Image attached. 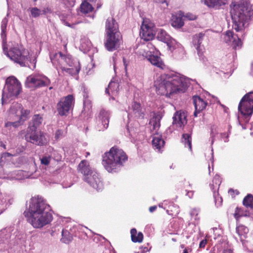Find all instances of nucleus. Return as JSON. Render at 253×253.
<instances>
[{"label": "nucleus", "instance_id": "6", "mask_svg": "<svg viewBox=\"0 0 253 253\" xmlns=\"http://www.w3.org/2000/svg\"><path fill=\"white\" fill-rule=\"evenodd\" d=\"M75 103L74 96L69 94L60 98L57 104L56 109L59 115L67 116L73 110Z\"/></svg>", "mask_w": 253, "mask_h": 253}, {"label": "nucleus", "instance_id": "43", "mask_svg": "<svg viewBox=\"0 0 253 253\" xmlns=\"http://www.w3.org/2000/svg\"><path fill=\"white\" fill-rule=\"evenodd\" d=\"M30 12L32 16L34 18L38 17L40 15H42L41 10L36 7L31 8L30 9Z\"/></svg>", "mask_w": 253, "mask_h": 253}, {"label": "nucleus", "instance_id": "12", "mask_svg": "<svg viewBox=\"0 0 253 253\" xmlns=\"http://www.w3.org/2000/svg\"><path fill=\"white\" fill-rule=\"evenodd\" d=\"M84 180L97 191L102 190L103 188V183L99 177V174L95 171L92 172L89 176L84 178Z\"/></svg>", "mask_w": 253, "mask_h": 253}, {"label": "nucleus", "instance_id": "41", "mask_svg": "<svg viewBox=\"0 0 253 253\" xmlns=\"http://www.w3.org/2000/svg\"><path fill=\"white\" fill-rule=\"evenodd\" d=\"M158 38L162 42H167L169 39V36L167 35L166 31L161 30L158 34Z\"/></svg>", "mask_w": 253, "mask_h": 253}, {"label": "nucleus", "instance_id": "48", "mask_svg": "<svg viewBox=\"0 0 253 253\" xmlns=\"http://www.w3.org/2000/svg\"><path fill=\"white\" fill-rule=\"evenodd\" d=\"M7 24V20L6 19H4L1 22V35L5 34L6 26Z\"/></svg>", "mask_w": 253, "mask_h": 253}, {"label": "nucleus", "instance_id": "34", "mask_svg": "<svg viewBox=\"0 0 253 253\" xmlns=\"http://www.w3.org/2000/svg\"><path fill=\"white\" fill-rule=\"evenodd\" d=\"M62 236L61 240L65 244H69L73 240L72 235L65 229L62 230Z\"/></svg>", "mask_w": 253, "mask_h": 253}, {"label": "nucleus", "instance_id": "40", "mask_svg": "<svg viewBox=\"0 0 253 253\" xmlns=\"http://www.w3.org/2000/svg\"><path fill=\"white\" fill-rule=\"evenodd\" d=\"M243 216H247V215L244 214L243 210L242 208L237 207L234 214V216L236 220H239V218Z\"/></svg>", "mask_w": 253, "mask_h": 253}, {"label": "nucleus", "instance_id": "23", "mask_svg": "<svg viewBox=\"0 0 253 253\" xmlns=\"http://www.w3.org/2000/svg\"><path fill=\"white\" fill-rule=\"evenodd\" d=\"M31 143L38 146H43L46 144L47 141L43 133L40 131L36 133L34 140H33Z\"/></svg>", "mask_w": 253, "mask_h": 253}, {"label": "nucleus", "instance_id": "27", "mask_svg": "<svg viewBox=\"0 0 253 253\" xmlns=\"http://www.w3.org/2000/svg\"><path fill=\"white\" fill-rule=\"evenodd\" d=\"M221 183L220 177L218 175H215L213 178L212 182L210 184L211 188L213 191V196L215 198L216 196V191L218 190Z\"/></svg>", "mask_w": 253, "mask_h": 253}, {"label": "nucleus", "instance_id": "18", "mask_svg": "<svg viewBox=\"0 0 253 253\" xmlns=\"http://www.w3.org/2000/svg\"><path fill=\"white\" fill-rule=\"evenodd\" d=\"M187 122L186 116L184 112L177 113L173 117V124H175L176 126L183 127Z\"/></svg>", "mask_w": 253, "mask_h": 253}, {"label": "nucleus", "instance_id": "60", "mask_svg": "<svg viewBox=\"0 0 253 253\" xmlns=\"http://www.w3.org/2000/svg\"><path fill=\"white\" fill-rule=\"evenodd\" d=\"M5 127H11L12 126L11 122H8L5 124L4 125Z\"/></svg>", "mask_w": 253, "mask_h": 253}, {"label": "nucleus", "instance_id": "8", "mask_svg": "<svg viewBox=\"0 0 253 253\" xmlns=\"http://www.w3.org/2000/svg\"><path fill=\"white\" fill-rule=\"evenodd\" d=\"M51 83L50 80L46 76L39 75H31L28 76L25 82L27 87L35 88L48 86Z\"/></svg>", "mask_w": 253, "mask_h": 253}, {"label": "nucleus", "instance_id": "15", "mask_svg": "<svg viewBox=\"0 0 253 253\" xmlns=\"http://www.w3.org/2000/svg\"><path fill=\"white\" fill-rule=\"evenodd\" d=\"M128 111L129 115H133L137 119H143L145 116L141 104L135 101L132 103L131 106L129 108Z\"/></svg>", "mask_w": 253, "mask_h": 253}, {"label": "nucleus", "instance_id": "62", "mask_svg": "<svg viewBox=\"0 0 253 253\" xmlns=\"http://www.w3.org/2000/svg\"><path fill=\"white\" fill-rule=\"evenodd\" d=\"M183 253H188V249L185 248V249L183 250Z\"/></svg>", "mask_w": 253, "mask_h": 253}, {"label": "nucleus", "instance_id": "42", "mask_svg": "<svg viewBox=\"0 0 253 253\" xmlns=\"http://www.w3.org/2000/svg\"><path fill=\"white\" fill-rule=\"evenodd\" d=\"M199 213V211L198 209H193L191 210L190 214L192 219H193L195 220H199L200 219Z\"/></svg>", "mask_w": 253, "mask_h": 253}, {"label": "nucleus", "instance_id": "2", "mask_svg": "<svg viewBox=\"0 0 253 253\" xmlns=\"http://www.w3.org/2000/svg\"><path fill=\"white\" fill-rule=\"evenodd\" d=\"M247 1H233L230 5L233 28L236 31L242 30L247 21L253 19V8Z\"/></svg>", "mask_w": 253, "mask_h": 253}, {"label": "nucleus", "instance_id": "7", "mask_svg": "<svg viewBox=\"0 0 253 253\" xmlns=\"http://www.w3.org/2000/svg\"><path fill=\"white\" fill-rule=\"evenodd\" d=\"M239 111L244 116H251L253 113V91L246 94L238 106Z\"/></svg>", "mask_w": 253, "mask_h": 253}, {"label": "nucleus", "instance_id": "55", "mask_svg": "<svg viewBox=\"0 0 253 253\" xmlns=\"http://www.w3.org/2000/svg\"><path fill=\"white\" fill-rule=\"evenodd\" d=\"M14 156V155L10 154V153L5 152V153H2V156L1 157H2V158L3 157H10V156Z\"/></svg>", "mask_w": 253, "mask_h": 253}, {"label": "nucleus", "instance_id": "45", "mask_svg": "<svg viewBox=\"0 0 253 253\" xmlns=\"http://www.w3.org/2000/svg\"><path fill=\"white\" fill-rule=\"evenodd\" d=\"M164 42L167 43L169 50H172L175 48V41L173 39H171L170 37L169 39H168V41Z\"/></svg>", "mask_w": 253, "mask_h": 253}, {"label": "nucleus", "instance_id": "38", "mask_svg": "<svg viewBox=\"0 0 253 253\" xmlns=\"http://www.w3.org/2000/svg\"><path fill=\"white\" fill-rule=\"evenodd\" d=\"M248 232V228L243 225H239L236 227V232L241 237L242 236L245 237Z\"/></svg>", "mask_w": 253, "mask_h": 253}, {"label": "nucleus", "instance_id": "16", "mask_svg": "<svg viewBox=\"0 0 253 253\" xmlns=\"http://www.w3.org/2000/svg\"><path fill=\"white\" fill-rule=\"evenodd\" d=\"M184 12L179 11L178 12L173 14L171 19V25L173 27L179 29L182 27L184 25V20L183 19Z\"/></svg>", "mask_w": 253, "mask_h": 253}, {"label": "nucleus", "instance_id": "46", "mask_svg": "<svg viewBox=\"0 0 253 253\" xmlns=\"http://www.w3.org/2000/svg\"><path fill=\"white\" fill-rule=\"evenodd\" d=\"M183 17L188 20H195L197 19V16L192 13L188 12L185 14H184Z\"/></svg>", "mask_w": 253, "mask_h": 253}, {"label": "nucleus", "instance_id": "28", "mask_svg": "<svg viewBox=\"0 0 253 253\" xmlns=\"http://www.w3.org/2000/svg\"><path fill=\"white\" fill-rule=\"evenodd\" d=\"M131 239L134 243H141L143 240V235L142 232H137L135 228L130 230Z\"/></svg>", "mask_w": 253, "mask_h": 253}, {"label": "nucleus", "instance_id": "3", "mask_svg": "<svg viewBox=\"0 0 253 253\" xmlns=\"http://www.w3.org/2000/svg\"><path fill=\"white\" fill-rule=\"evenodd\" d=\"M185 90V83L177 75H167L162 78L161 82L156 85L158 94L169 97L174 94L184 92Z\"/></svg>", "mask_w": 253, "mask_h": 253}, {"label": "nucleus", "instance_id": "26", "mask_svg": "<svg viewBox=\"0 0 253 253\" xmlns=\"http://www.w3.org/2000/svg\"><path fill=\"white\" fill-rule=\"evenodd\" d=\"M119 90V84L117 82H111L108 87L106 88L105 92L108 95H110V91L112 95H116Z\"/></svg>", "mask_w": 253, "mask_h": 253}, {"label": "nucleus", "instance_id": "35", "mask_svg": "<svg viewBox=\"0 0 253 253\" xmlns=\"http://www.w3.org/2000/svg\"><path fill=\"white\" fill-rule=\"evenodd\" d=\"M149 124L153 126V130L157 132L160 126V119L158 116H154L150 120Z\"/></svg>", "mask_w": 253, "mask_h": 253}, {"label": "nucleus", "instance_id": "58", "mask_svg": "<svg viewBox=\"0 0 253 253\" xmlns=\"http://www.w3.org/2000/svg\"><path fill=\"white\" fill-rule=\"evenodd\" d=\"M235 192V191L234 189H232V188H230L228 190V193L230 194L232 196H234Z\"/></svg>", "mask_w": 253, "mask_h": 253}, {"label": "nucleus", "instance_id": "50", "mask_svg": "<svg viewBox=\"0 0 253 253\" xmlns=\"http://www.w3.org/2000/svg\"><path fill=\"white\" fill-rule=\"evenodd\" d=\"M227 2V0H216V7L217 9L222 5H225Z\"/></svg>", "mask_w": 253, "mask_h": 253}, {"label": "nucleus", "instance_id": "64", "mask_svg": "<svg viewBox=\"0 0 253 253\" xmlns=\"http://www.w3.org/2000/svg\"><path fill=\"white\" fill-rule=\"evenodd\" d=\"M32 62H33V63H34V67H35V66H36V58H35V59L33 60Z\"/></svg>", "mask_w": 253, "mask_h": 253}, {"label": "nucleus", "instance_id": "51", "mask_svg": "<svg viewBox=\"0 0 253 253\" xmlns=\"http://www.w3.org/2000/svg\"><path fill=\"white\" fill-rule=\"evenodd\" d=\"M63 131L62 130H57L55 134V138L56 140H58L59 138L63 135Z\"/></svg>", "mask_w": 253, "mask_h": 253}, {"label": "nucleus", "instance_id": "57", "mask_svg": "<svg viewBox=\"0 0 253 253\" xmlns=\"http://www.w3.org/2000/svg\"><path fill=\"white\" fill-rule=\"evenodd\" d=\"M223 253H233V250L231 249L224 250Z\"/></svg>", "mask_w": 253, "mask_h": 253}, {"label": "nucleus", "instance_id": "63", "mask_svg": "<svg viewBox=\"0 0 253 253\" xmlns=\"http://www.w3.org/2000/svg\"><path fill=\"white\" fill-rule=\"evenodd\" d=\"M1 146H2L4 149H6V145L2 143H1Z\"/></svg>", "mask_w": 253, "mask_h": 253}, {"label": "nucleus", "instance_id": "19", "mask_svg": "<svg viewBox=\"0 0 253 253\" xmlns=\"http://www.w3.org/2000/svg\"><path fill=\"white\" fill-rule=\"evenodd\" d=\"M109 113L104 109H101L98 115V119L101 122L103 128L102 129H105L108 128L109 123Z\"/></svg>", "mask_w": 253, "mask_h": 253}, {"label": "nucleus", "instance_id": "49", "mask_svg": "<svg viewBox=\"0 0 253 253\" xmlns=\"http://www.w3.org/2000/svg\"><path fill=\"white\" fill-rule=\"evenodd\" d=\"M50 161H51V157L50 156L43 157L41 159V164H42V165H44L45 166L48 165L49 164L50 162Z\"/></svg>", "mask_w": 253, "mask_h": 253}, {"label": "nucleus", "instance_id": "56", "mask_svg": "<svg viewBox=\"0 0 253 253\" xmlns=\"http://www.w3.org/2000/svg\"><path fill=\"white\" fill-rule=\"evenodd\" d=\"M157 206H152V207H150L149 208V211L150 212H153V211H154L156 209H157Z\"/></svg>", "mask_w": 253, "mask_h": 253}, {"label": "nucleus", "instance_id": "20", "mask_svg": "<svg viewBox=\"0 0 253 253\" xmlns=\"http://www.w3.org/2000/svg\"><path fill=\"white\" fill-rule=\"evenodd\" d=\"M78 169L79 171L84 174V178L89 176L92 172H94L91 169L88 162L86 160H83L81 162L78 166Z\"/></svg>", "mask_w": 253, "mask_h": 253}, {"label": "nucleus", "instance_id": "59", "mask_svg": "<svg viewBox=\"0 0 253 253\" xmlns=\"http://www.w3.org/2000/svg\"><path fill=\"white\" fill-rule=\"evenodd\" d=\"M124 65L125 66V69H126V67L128 65V62L126 61V60L124 57L123 59Z\"/></svg>", "mask_w": 253, "mask_h": 253}, {"label": "nucleus", "instance_id": "25", "mask_svg": "<svg viewBox=\"0 0 253 253\" xmlns=\"http://www.w3.org/2000/svg\"><path fill=\"white\" fill-rule=\"evenodd\" d=\"M37 132V128L35 126H30L29 125L24 136L25 140L27 142L31 143L33 140H34L35 135Z\"/></svg>", "mask_w": 253, "mask_h": 253}, {"label": "nucleus", "instance_id": "61", "mask_svg": "<svg viewBox=\"0 0 253 253\" xmlns=\"http://www.w3.org/2000/svg\"><path fill=\"white\" fill-rule=\"evenodd\" d=\"M147 46L149 48H151L153 46V44L151 42H149L148 43Z\"/></svg>", "mask_w": 253, "mask_h": 253}, {"label": "nucleus", "instance_id": "53", "mask_svg": "<svg viewBox=\"0 0 253 253\" xmlns=\"http://www.w3.org/2000/svg\"><path fill=\"white\" fill-rule=\"evenodd\" d=\"M207 244V240H206V239L203 240L200 243L199 247L200 248H204Z\"/></svg>", "mask_w": 253, "mask_h": 253}, {"label": "nucleus", "instance_id": "4", "mask_svg": "<svg viewBox=\"0 0 253 253\" xmlns=\"http://www.w3.org/2000/svg\"><path fill=\"white\" fill-rule=\"evenodd\" d=\"M127 159L126 153L118 146H115L103 155L102 164L108 172H116L119 168L124 166Z\"/></svg>", "mask_w": 253, "mask_h": 253}, {"label": "nucleus", "instance_id": "31", "mask_svg": "<svg viewBox=\"0 0 253 253\" xmlns=\"http://www.w3.org/2000/svg\"><path fill=\"white\" fill-rule=\"evenodd\" d=\"M191 184L189 183L188 182H181L179 185V189L181 190L183 188H185V192L186 193V195L190 198H192L194 195V191L191 190Z\"/></svg>", "mask_w": 253, "mask_h": 253}, {"label": "nucleus", "instance_id": "47", "mask_svg": "<svg viewBox=\"0 0 253 253\" xmlns=\"http://www.w3.org/2000/svg\"><path fill=\"white\" fill-rule=\"evenodd\" d=\"M204 3L210 7L217 8L216 0H204Z\"/></svg>", "mask_w": 253, "mask_h": 253}, {"label": "nucleus", "instance_id": "32", "mask_svg": "<svg viewBox=\"0 0 253 253\" xmlns=\"http://www.w3.org/2000/svg\"><path fill=\"white\" fill-rule=\"evenodd\" d=\"M93 9L92 6L88 1H83L80 5L81 12L84 14L92 12Z\"/></svg>", "mask_w": 253, "mask_h": 253}, {"label": "nucleus", "instance_id": "9", "mask_svg": "<svg viewBox=\"0 0 253 253\" xmlns=\"http://www.w3.org/2000/svg\"><path fill=\"white\" fill-rule=\"evenodd\" d=\"M123 42L121 33L108 34L105 35V47L109 51H114L118 48Z\"/></svg>", "mask_w": 253, "mask_h": 253}, {"label": "nucleus", "instance_id": "14", "mask_svg": "<svg viewBox=\"0 0 253 253\" xmlns=\"http://www.w3.org/2000/svg\"><path fill=\"white\" fill-rule=\"evenodd\" d=\"M106 34L121 33L119 31V24L112 17H108L105 22Z\"/></svg>", "mask_w": 253, "mask_h": 253}, {"label": "nucleus", "instance_id": "10", "mask_svg": "<svg viewBox=\"0 0 253 253\" xmlns=\"http://www.w3.org/2000/svg\"><path fill=\"white\" fill-rule=\"evenodd\" d=\"M154 25L148 19L143 21L140 30V36L144 41H148L152 40L154 37L153 28Z\"/></svg>", "mask_w": 253, "mask_h": 253}, {"label": "nucleus", "instance_id": "22", "mask_svg": "<svg viewBox=\"0 0 253 253\" xmlns=\"http://www.w3.org/2000/svg\"><path fill=\"white\" fill-rule=\"evenodd\" d=\"M165 142L162 139V136L158 134H156L153 137L152 145L155 149L160 151L164 147Z\"/></svg>", "mask_w": 253, "mask_h": 253}, {"label": "nucleus", "instance_id": "1", "mask_svg": "<svg viewBox=\"0 0 253 253\" xmlns=\"http://www.w3.org/2000/svg\"><path fill=\"white\" fill-rule=\"evenodd\" d=\"M27 220L36 228H41L52 220L49 207L42 198L34 197L31 199L29 211L24 212Z\"/></svg>", "mask_w": 253, "mask_h": 253}, {"label": "nucleus", "instance_id": "11", "mask_svg": "<svg viewBox=\"0 0 253 253\" xmlns=\"http://www.w3.org/2000/svg\"><path fill=\"white\" fill-rule=\"evenodd\" d=\"M6 89L10 95H18L21 91L22 88L20 83L14 77L7 78L6 80Z\"/></svg>", "mask_w": 253, "mask_h": 253}, {"label": "nucleus", "instance_id": "13", "mask_svg": "<svg viewBox=\"0 0 253 253\" xmlns=\"http://www.w3.org/2000/svg\"><path fill=\"white\" fill-rule=\"evenodd\" d=\"M224 38L225 42L231 44L235 49L237 47H241L242 46L241 40L233 31H227L224 35Z\"/></svg>", "mask_w": 253, "mask_h": 253}, {"label": "nucleus", "instance_id": "17", "mask_svg": "<svg viewBox=\"0 0 253 253\" xmlns=\"http://www.w3.org/2000/svg\"><path fill=\"white\" fill-rule=\"evenodd\" d=\"M193 100L195 108L194 115L196 117L198 113H199L201 111L206 108L207 102L204 101L199 96H194L193 97Z\"/></svg>", "mask_w": 253, "mask_h": 253}, {"label": "nucleus", "instance_id": "24", "mask_svg": "<svg viewBox=\"0 0 253 253\" xmlns=\"http://www.w3.org/2000/svg\"><path fill=\"white\" fill-rule=\"evenodd\" d=\"M148 60L152 65H155L161 69H163L165 66V65L162 61L161 58L158 55H154L152 54L148 55Z\"/></svg>", "mask_w": 253, "mask_h": 253}, {"label": "nucleus", "instance_id": "33", "mask_svg": "<svg viewBox=\"0 0 253 253\" xmlns=\"http://www.w3.org/2000/svg\"><path fill=\"white\" fill-rule=\"evenodd\" d=\"M243 205L247 208L253 210V196L248 194L243 200Z\"/></svg>", "mask_w": 253, "mask_h": 253}, {"label": "nucleus", "instance_id": "39", "mask_svg": "<svg viewBox=\"0 0 253 253\" xmlns=\"http://www.w3.org/2000/svg\"><path fill=\"white\" fill-rule=\"evenodd\" d=\"M32 121L33 124L30 126H35L37 128V126L42 124V118L40 115H35L33 117Z\"/></svg>", "mask_w": 253, "mask_h": 253}, {"label": "nucleus", "instance_id": "30", "mask_svg": "<svg viewBox=\"0 0 253 253\" xmlns=\"http://www.w3.org/2000/svg\"><path fill=\"white\" fill-rule=\"evenodd\" d=\"M192 130L189 133H183L182 135L181 141L185 147H187L190 151H192Z\"/></svg>", "mask_w": 253, "mask_h": 253}, {"label": "nucleus", "instance_id": "44", "mask_svg": "<svg viewBox=\"0 0 253 253\" xmlns=\"http://www.w3.org/2000/svg\"><path fill=\"white\" fill-rule=\"evenodd\" d=\"M15 115H13V114H12V116H10V119L12 120H15L17 119V118L16 117H14ZM17 121H15L14 122H11L12 126H13L14 127H17L23 124V123L21 122V121L19 119H17Z\"/></svg>", "mask_w": 253, "mask_h": 253}, {"label": "nucleus", "instance_id": "54", "mask_svg": "<svg viewBox=\"0 0 253 253\" xmlns=\"http://www.w3.org/2000/svg\"><path fill=\"white\" fill-rule=\"evenodd\" d=\"M86 104H87V105L88 106H87L88 110H89V109L91 108V105L90 102L88 100H84V109L86 107Z\"/></svg>", "mask_w": 253, "mask_h": 253}, {"label": "nucleus", "instance_id": "21", "mask_svg": "<svg viewBox=\"0 0 253 253\" xmlns=\"http://www.w3.org/2000/svg\"><path fill=\"white\" fill-rule=\"evenodd\" d=\"M61 71L65 72L67 74L72 76L78 77V74L81 70V66L79 62L75 65L72 68H65L64 67H61Z\"/></svg>", "mask_w": 253, "mask_h": 253}, {"label": "nucleus", "instance_id": "37", "mask_svg": "<svg viewBox=\"0 0 253 253\" xmlns=\"http://www.w3.org/2000/svg\"><path fill=\"white\" fill-rule=\"evenodd\" d=\"M30 113V111L29 110H24L22 109L21 110V114L20 116L16 115L14 117H16L17 119H19L21 122L23 124V123L28 119V116Z\"/></svg>", "mask_w": 253, "mask_h": 253}, {"label": "nucleus", "instance_id": "5", "mask_svg": "<svg viewBox=\"0 0 253 253\" xmlns=\"http://www.w3.org/2000/svg\"><path fill=\"white\" fill-rule=\"evenodd\" d=\"M6 55L21 67L29 66L28 63L31 62L29 52L25 48L20 49L17 47H12L7 51Z\"/></svg>", "mask_w": 253, "mask_h": 253}, {"label": "nucleus", "instance_id": "36", "mask_svg": "<svg viewBox=\"0 0 253 253\" xmlns=\"http://www.w3.org/2000/svg\"><path fill=\"white\" fill-rule=\"evenodd\" d=\"M178 206L174 204L173 203H170L169 205L168 206L167 210L169 214L173 215L178 213L179 212Z\"/></svg>", "mask_w": 253, "mask_h": 253}, {"label": "nucleus", "instance_id": "29", "mask_svg": "<svg viewBox=\"0 0 253 253\" xmlns=\"http://www.w3.org/2000/svg\"><path fill=\"white\" fill-rule=\"evenodd\" d=\"M205 36V34L203 33H200L197 34H195L193 37V42L194 44L197 45V50L198 53V54L200 55L201 54L200 52V45L201 43L202 42V41L203 40L204 37Z\"/></svg>", "mask_w": 253, "mask_h": 253}, {"label": "nucleus", "instance_id": "52", "mask_svg": "<svg viewBox=\"0 0 253 253\" xmlns=\"http://www.w3.org/2000/svg\"><path fill=\"white\" fill-rule=\"evenodd\" d=\"M50 13H51V8L48 7L44 8L43 9L41 10L42 15Z\"/></svg>", "mask_w": 253, "mask_h": 253}]
</instances>
